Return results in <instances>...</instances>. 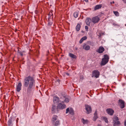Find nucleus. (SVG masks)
Returning <instances> with one entry per match:
<instances>
[{"label":"nucleus","instance_id":"obj_33","mask_svg":"<svg viewBox=\"0 0 126 126\" xmlns=\"http://www.w3.org/2000/svg\"><path fill=\"white\" fill-rule=\"evenodd\" d=\"M94 76V70H93V73L92 77H93Z\"/></svg>","mask_w":126,"mask_h":126},{"label":"nucleus","instance_id":"obj_4","mask_svg":"<svg viewBox=\"0 0 126 126\" xmlns=\"http://www.w3.org/2000/svg\"><path fill=\"white\" fill-rule=\"evenodd\" d=\"M118 104L121 109H123L125 107V102L123 100L121 99H120L119 100Z\"/></svg>","mask_w":126,"mask_h":126},{"label":"nucleus","instance_id":"obj_42","mask_svg":"<svg viewBox=\"0 0 126 126\" xmlns=\"http://www.w3.org/2000/svg\"><path fill=\"white\" fill-rule=\"evenodd\" d=\"M86 2H88V0H84Z\"/></svg>","mask_w":126,"mask_h":126},{"label":"nucleus","instance_id":"obj_46","mask_svg":"<svg viewBox=\"0 0 126 126\" xmlns=\"http://www.w3.org/2000/svg\"><path fill=\"white\" fill-rule=\"evenodd\" d=\"M62 102L63 103H64V102L63 101V102Z\"/></svg>","mask_w":126,"mask_h":126},{"label":"nucleus","instance_id":"obj_39","mask_svg":"<svg viewBox=\"0 0 126 126\" xmlns=\"http://www.w3.org/2000/svg\"><path fill=\"white\" fill-rule=\"evenodd\" d=\"M124 125L125 126H126V120L125 121Z\"/></svg>","mask_w":126,"mask_h":126},{"label":"nucleus","instance_id":"obj_47","mask_svg":"<svg viewBox=\"0 0 126 126\" xmlns=\"http://www.w3.org/2000/svg\"><path fill=\"white\" fill-rule=\"evenodd\" d=\"M94 117H93V118H94Z\"/></svg>","mask_w":126,"mask_h":126},{"label":"nucleus","instance_id":"obj_25","mask_svg":"<svg viewBox=\"0 0 126 126\" xmlns=\"http://www.w3.org/2000/svg\"><path fill=\"white\" fill-rule=\"evenodd\" d=\"M8 126H11L12 124V120L11 119H10L8 122Z\"/></svg>","mask_w":126,"mask_h":126},{"label":"nucleus","instance_id":"obj_15","mask_svg":"<svg viewBox=\"0 0 126 126\" xmlns=\"http://www.w3.org/2000/svg\"><path fill=\"white\" fill-rule=\"evenodd\" d=\"M100 74L99 72L97 70H95V77L97 78L99 77Z\"/></svg>","mask_w":126,"mask_h":126},{"label":"nucleus","instance_id":"obj_28","mask_svg":"<svg viewBox=\"0 0 126 126\" xmlns=\"http://www.w3.org/2000/svg\"><path fill=\"white\" fill-rule=\"evenodd\" d=\"M114 14L116 16H118L119 15V13L117 11H114L113 12Z\"/></svg>","mask_w":126,"mask_h":126},{"label":"nucleus","instance_id":"obj_36","mask_svg":"<svg viewBox=\"0 0 126 126\" xmlns=\"http://www.w3.org/2000/svg\"><path fill=\"white\" fill-rule=\"evenodd\" d=\"M85 29L86 30H87L88 29V27L87 26H85Z\"/></svg>","mask_w":126,"mask_h":126},{"label":"nucleus","instance_id":"obj_24","mask_svg":"<svg viewBox=\"0 0 126 126\" xmlns=\"http://www.w3.org/2000/svg\"><path fill=\"white\" fill-rule=\"evenodd\" d=\"M60 124V121L59 120H57L55 123L54 125V126H58Z\"/></svg>","mask_w":126,"mask_h":126},{"label":"nucleus","instance_id":"obj_12","mask_svg":"<svg viewBox=\"0 0 126 126\" xmlns=\"http://www.w3.org/2000/svg\"><path fill=\"white\" fill-rule=\"evenodd\" d=\"M57 117L58 116L56 115H54L53 116L52 119V123H54L55 121L57 120Z\"/></svg>","mask_w":126,"mask_h":126},{"label":"nucleus","instance_id":"obj_11","mask_svg":"<svg viewBox=\"0 0 126 126\" xmlns=\"http://www.w3.org/2000/svg\"><path fill=\"white\" fill-rule=\"evenodd\" d=\"M97 35L99 37H100L104 35V33L103 32H102L100 31H98L96 32Z\"/></svg>","mask_w":126,"mask_h":126},{"label":"nucleus","instance_id":"obj_37","mask_svg":"<svg viewBox=\"0 0 126 126\" xmlns=\"http://www.w3.org/2000/svg\"><path fill=\"white\" fill-rule=\"evenodd\" d=\"M83 41V40H82V39H81L79 41V43L80 44L81 43H82Z\"/></svg>","mask_w":126,"mask_h":126},{"label":"nucleus","instance_id":"obj_13","mask_svg":"<svg viewBox=\"0 0 126 126\" xmlns=\"http://www.w3.org/2000/svg\"><path fill=\"white\" fill-rule=\"evenodd\" d=\"M81 122L83 124H87L89 122V121L87 119H84L83 118L81 119Z\"/></svg>","mask_w":126,"mask_h":126},{"label":"nucleus","instance_id":"obj_10","mask_svg":"<svg viewBox=\"0 0 126 126\" xmlns=\"http://www.w3.org/2000/svg\"><path fill=\"white\" fill-rule=\"evenodd\" d=\"M104 47L102 46L100 47L98 49L97 52L99 53H102L104 51Z\"/></svg>","mask_w":126,"mask_h":126},{"label":"nucleus","instance_id":"obj_23","mask_svg":"<svg viewBox=\"0 0 126 126\" xmlns=\"http://www.w3.org/2000/svg\"><path fill=\"white\" fill-rule=\"evenodd\" d=\"M102 119L106 123H108V120L105 117H102Z\"/></svg>","mask_w":126,"mask_h":126},{"label":"nucleus","instance_id":"obj_26","mask_svg":"<svg viewBox=\"0 0 126 126\" xmlns=\"http://www.w3.org/2000/svg\"><path fill=\"white\" fill-rule=\"evenodd\" d=\"M56 107L55 105H53L52 106V108L51 109V110L52 111H53V112H55V110Z\"/></svg>","mask_w":126,"mask_h":126},{"label":"nucleus","instance_id":"obj_43","mask_svg":"<svg viewBox=\"0 0 126 126\" xmlns=\"http://www.w3.org/2000/svg\"><path fill=\"white\" fill-rule=\"evenodd\" d=\"M66 75H69V73H66Z\"/></svg>","mask_w":126,"mask_h":126},{"label":"nucleus","instance_id":"obj_30","mask_svg":"<svg viewBox=\"0 0 126 126\" xmlns=\"http://www.w3.org/2000/svg\"><path fill=\"white\" fill-rule=\"evenodd\" d=\"M64 101L66 103H68L69 101V99L68 98H66L64 100Z\"/></svg>","mask_w":126,"mask_h":126},{"label":"nucleus","instance_id":"obj_1","mask_svg":"<svg viewBox=\"0 0 126 126\" xmlns=\"http://www.w3.org/2000/svg\"><path fill=\"white\" fill-rule=\"evenodd\" d=\"M24 85L25 87H28L27 90V92H30L35 83L34 78L30 76L26 77L24 79Z\"/></svg>","mask_w":126,"mask_h":126},{"label":"nucleus","instance_id":"obj_27","mask_svg":"<svg viewBox=\"0 0 126 126\" xmlns=\"http://www.w3.org/2000/svg\"><path fill=\"white\" fill-rule=\"evenodd\" d=\"M75 18L77 17L78 16V12H75L73 14Z\"/></svg>","mask_w":126,"mask_h":126},{"label":"nucleus","instance_id":"obj_21","mask_svg":"<svg viewBox=\"0 0 126 126\" xmlns=\"http://www.w3.org/2000/svg\"><path fill=\"white\" fill-rule=\"evenodd\" d=\"M102 6V5L101 4H99L96 5L95 6V10L101 8Z\"/></svg>","mask_w":126,"mask_h":126},{"label":"nucleus","instance_id":"obj_3","mask_svg":"<svg viewBox=\"0 0 126 126\" xmlns=\"http://www.w3.org/2000/svg\"><path fill=\"white\" fill-rule=\"evenodd\" d=\"M85 22L86 25L90 26L91 23L92 25H94V17H93L92 19L89 18H87L85 20Z\"/></svg>","mask_w":126,"mask_h":126},{"label":"nucleus","instance_id":"obj_45","mask_svg":"<svg viewBox=\"0 0 126 126\" xmlns=\"http://www.w3.org/2000/svg\"><path fill=\"white\" fill-rule=\"evenodd\" d=\"M98 126H102L100 125H98Z\"/></svg>","mask_w":126,"mask_h":126},{"label":"nucleus","instance_id":"obj_38","mask_svg":"<svg viewBox=\"0 0 126 126\" xmlns=\"http://www.w3.org/2000/svg\"><path fill=\"white\" fill-rule=\"evenodd\" d=\"M51 16H48V20H50V19L51 18Z\"/></svg>","mask_w":126,"mask_h":126},{"label":"nucleus","instance_id":"obj_2","mask_svg":"<svg viewBox=\"0 0 126 126\" xmlns=\"http://www.w3.org/2000/svg\"><path fill=\"white\" fill-rule=\"evenodd\" d=\"M104 57L102 59L101 63V65H104L107 63L109 61V57L108 55H104Z\"/></svg>","mask_w":126,"mask_h":126},{"label":"nucleus","instance_id":"obj_40","mask_svg":"<svg viewBox=\"0 0 126 126\" xmlns=\"http://www.w3.org/2000/svg\"><path fill=\"white\" fill-rule=\"evenodd\" d=\"M123 1L124 3H126V0H122Z\"/></svg>","mask_w":126,"mask_h":126},{"label":"nucleus","instance_id":"obj_8","mask_svg":"<svg viewBox=\"0 0 126 126\" xmlns=\"http://www.w3.org/2000/svg\"><path fill=\"white\" fill-rule=\"evenodd\" d=\"M106 111L110 115H112L114 113V110L111 109H107Z\"/></svg>","mask_w":126,"mask_h":126},{"label":"nucleus","instance_id":"obj_6","mask_svg":"<svg viewBox=\"0 0 126 126\" xmlns=\"http://www.w3.org/2000/svg\"><path fill=\"white\" fill-rule=\"evenodd\" d=\"M68 112H69L70 114L72 115L74 114V110L72 108H70L69 109V108H68L66 109V113H67Z\"/></svg>","mask_w":126,"mask_h":126},{"label":"nucleus","instance_id":"obj_32","mask_svg":"<svg viewBox=\"0 0 126 126\" xmlns=\"http://www.w3.org/2000/svg\"><path fill=\"white\" fill-rule=\"evenodd\" d=\"M87 37L86 36H85L83 37H82L81 38V39H82V40H83L84 41V40H86L87 39Z\"/></svg>","mask_w":126,"mask_h":126},{"label":"nucleus","instance_id":"obj_20","mask_svg":"<svg viewBox=\"0 0 126 126\" xmlns=\"http://www.w3.org/2000/svg\"><path fill=\"white\" fill-rule=\"evenodd\" d=\"M80 25L79 24H78L77 25L76 28V30L77 32L79 31L80 29Z\"/></svg>","mask_w":126,"mask_h":126},{"label":"nucleus","instance_id":"obj_19","mask_svg":"<svg viewBox=\"0 0 126 126\" xmlns=\"http://www.w3.org/2000/svg\"><path fill=\"white\" fill-rule=\"evenodd\" d=\"M118 120L119 118L117 116H114L113 119V122L119 121Z\"/></svg>","mask_w":126,"mask_h":126},{"label":"nucleus","instance_id":"obj_14","mask_svg":"<svg viewBox=\"0 0 126 126\" xmlns=\"http://www.w3.org/2000/svg\"><path fill=\"white\" fill-rule=\"evenodd\" d=\"M83 48L86 50H88L90 48V47L89 45H87L86 44L84 45L83 46Z\"/></svg>","mask_w":126,"mask_h":126},{"label":"nucleus","instance_id":"obj_16","mask_svg":"<svg viewBox=\"0 0 126 126\" xmlns=\"http://www.w3.org/2000/svg\"><path fill=\"white\" fill-rule=\"evenodd\" d=\"M59 100V99L58 97L56 96H54L53 98V101L54 103L58 102Z\"/></svg>","mask_w":126,"mask_h":126},{"label":"nucleus","instance_id":"obj_18","mask_svg":"<svg viewBox=\"0 0 126 126\" xmlns=\"http://www.w3.org/2000/svg\"><path fill=\"white\" fill-rule=\"evenodd\" d=\"M113 125L114 126H119L120 124V122L117 121L113 122Z\"/></svg>","mask_w":126,"mask_h":126},{"label":"nucleus","instance_id":"obj_5","mask_svg":"<svg viewBox=\"0 0 126 126\" xmlns=\"http://www.w3.org/2000/svg\"><path fill=\"white\" fill-rule=\"evenodd\" d=\"M85 109L86 111V113L87 114H89L91 113L92 111V108L90 106L87 105H85Z\"/></svg>","mask_w":126,"mask_h":126},{"label":"nucleus","instance_id":"obj_41","mask_svg":"<svg viewBox=\"0 0 126 126\" xmlns=\"http://www.w3.org/2000/svg\"><path fill=\"white\" fill-rule=\"evenodd\" d=\"M114 3V1H113L112 2H110V3L111 4L112 3Z\"/></svg>","mask_w":126,"mask_h":126},{"label":"nucleus","instance_id":"obj_9","mask_svg":"<svg viewBox=\"0 0 126 126\" xmlns=\"http://www.w3.org/2000/svg\"><path fill=\"white\" fill-rule=\"evenodd\" d=\"M21 82L18 83L16 88V90L18 92H19L21 90Z\"/></svg>","mask_w":126,"mask_h":126},{"label":"nucleus","instance_id":"obj_17","mask_svg":"<svg viewBox=\"0 0 126 126\" xmlns=\"http://www.w3.org/2000/svg\"><path fill=\"white\" fill-rule=\"evenodd\" d=\"M100 17V15L95 17V23L98 22L100 20L99 18Z\"/></svg>","mask_w":126,"mask_h":126},{"label":"nucleus","instance_id":"obj_22","mask_svg":"<svg viewBox=\"0 0 126 126\" xmlns=\"http://www.w3.org/2000/svg\"><path fill=\"white\" fill-rule=\"evenodd\" d=\"M69 56L71 57L72 58L75 59L76 58V55H74L73 54L71 53H70L69 54Z\"/></svg>","mask_w":126,"mask_h":126},{"label":"nucleus","instance_id":"obj_35","mask_svg":"<svg viewBox=\"0 0 126 126\" xmlns=\"http://www.w3.org/2000/svg\"><path fill=\"white\" fill-rule=\"evenodd\" d=\"M95 119H96L98 118V117L97 116V114H96V112H95Z\"/></svg>","mask_w":126,"mask_h":126},{"label":"nucleus","instance_id":"obj_31","mask_svg":"<svg viewBox=\"0 0 126 126\" xmlns=\"http://www.w3.org/2000/svg\"><path fill=\"white\" fill-rule=\"evenodd\" d=\"M52 22H50V20H48V25L49 26H50L52 25Z\"/></svg>","mask_w":126,"mask_h":126},{"label":"nucleus","instance_id":"obj_29","mask_svg":"<svg viewBox=\"0 0 126 126\" xmlns=\"http://www.w3.org/2000/svg\"><path fill=\"white\" fill-rule=\"evenodd\" d=\"M48 16H51L52 17V19L53 18V15L52 13V11L49 12L48 14Z\"/></svg>","mask_w":126,"mask_h":126},{"label":"nucleus","instance_id":"obj_34","mask_svg":"<svg viewBox=\"0 0 126 126\" xmlns=\"http://www.w3.org/2000/svg\"><path fill=\"white\" fill-rule=\"evenodd\" d=\"M19 53L21 56H22L23 55V54L22 52H19Z\"/></svg>","mask_w":126,"mask_h":126},{"label":"nucleus","instance_id":"obj_7","mask_svg":"<svg viewBox=\"0 0 126 126\" xmlns=\"http://www.w3.org/2000/svg\"><path fill=\"white\" fill-rule=\"evenodd\" d=\"M66 107V106L65 104L61 103L59 104L58 105V108H59L60 109H63L65 108Z\"/></svg>","mask_w":126,"mask_h":126},{"label":"nucleus","instance_id":"obj_44","mask_svg":"<svg viewBox=\"0 0 126 126\" xmlns=\"http://www.w3.org/2000/svg\"><path fill=\"white\" fill-rule=\"evenodd\" d=\"M18 118H17L16 120V122H17L18 121Z\"/></svg>","mask_w":126,"mask_h":126}]
</instances>
